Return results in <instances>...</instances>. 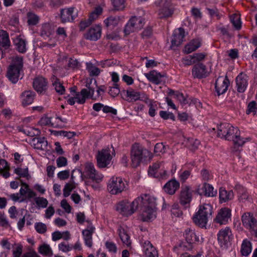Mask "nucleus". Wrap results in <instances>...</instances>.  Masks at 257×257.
<instances>
[{
  "instance_id": "nucleus-46",
  "label": "nucleus",
  "mask_w": 257,
  "mask_h": 257,
  "mask_svg": "<svg viewBox=\"0 0 257 257\" xmlns=\"http://www.w3.org/2000/svg\"><path fill=\"white\" fill-rule=\"evenodd\" d=\"M235 189L238 194V199L240 201L244 202L248 198V194L242 186L237 185L235 186Z\"/></svg>"
},
{
  "instance_id": "nucleus-51",
  "label": "nucleus",
  "mask_w": 257,
  "mask_h": 257,
  "mask_svg": "<svg viewBox=\"0 0 257 257\" xmlns=\"http://www.w3.org/2000/svg\"><path fill=\"white\" fill-rule=\"evenodd\" d=\"M34 200L38 208H45L48 204V200L44 197H36Z\"/></svg>"
},
{
  "instance_id": "nucleus-14",
  "label": "nucleus",
  "mask_w": 257,
  "mask_h": 257,
  "mask_svg": "<svg viewBox=\"0 0 257 257\" xmlns=\"http://www.w3.org/2000/svg\"><path fill=\"white\" fill-rule=\"evenodd\" d=\"M231 210L228 208H222L219 210L214 221L220 224H226L231 218Z\"/></svg>"
},
{
  "instance_id": "nucleus-60",
  "label": "nucleus",
  "mask_w": 257,
  "mask_h": 257,
  "mask_svg": "<svg viewBox=\"0 0 257 257\" xmlns=\"http://www.w3.org/2000/svg\"><path fill=\"white\" fill-rule=\"evenodd\" d=\"M191 175V172L189 170H185L180 173L179 175V178L182 183H184Z\"/></svg>"
},
{
  "instance_id": "nucleus-64",
  "label": "nucleus",
  "mask_w": 257,
  "mask_h": 257,
  "mask_svg": "<svg viewBox=\"0 0 257 257\" xmlns=\"http://www.w3.org/2000/svg\"><path fill=\"white\" fill-rule=\"evenodd\" d=\"M70 176V171L66 170L59 172L57 174L58 178L61 180H65L69 178Z\"/></svg>"
},
{
  "instance_id": "nucleus-42",
  "label": "nucleus",
  "mask_w": 257,
  "mask_h": 257,
  "mask_svg": "<svg viewBox=\"0 0 257 257\" xmlns=\"http://www.w3.org/2000/svg\"><path fill=\"white\" fill-rule=\"evenodd\" d=\"M16 49L20 53H24L26 51V41L20 36L17 37L14 41Z\"/></svg>"
},
{
  "instance_id": "nucleus-34",
  "label": "nucleus",
  "mask_w": 257,
  "mask_h": 257,
  "mask_svg": "<svg viewBox=\"0 0 257 257\" xmlns=\"http://www.w3.org/2000/svg\"><path fill=\"white\" fill-rule=\"evenodd\" d=\"M219 199L221 202H226L232 200L234 197V193L232 190L227 191L224 188L219 189Z\"/></svg>"
},
{
  "instance_id": "nucleus-50",
  "label": "nucleus",
  "mask_w": 257,
  "mask_h": 257,
  "mask_svg": "<svg viewBox=\"0 0 257 257\" xmlns=\"http://www.w3.org/2000/svg\"><path fill=\"white\" fill-rule=\"evenodd\" d=\"M230 19L234 28L237 30H239L241 26L239 16L237 14H233L230 16Z\"/></svg>"
},
{
  "instance_id": "nucleus-48",
  "label": "nucleus",
  "mask_w": 257,
  "mask_h": 257,
  "mask_svg": "<svg viewBox=\"0 0 257 257\" xmlns=\"http://www.w3.org/2000/svg\"><path fill=\"white\" fill-rule=\"evenodd\" d=\"M39 252L41 254L49 257H51L53 255V251L50 246L46 244H44L39 247Z\"/></svg>"
},
{
  "instance_id": "nucleus-35",
  "label": "nucleus",
  "mask_w": 257,
  "mask_h": 257,
  "mask_svg": "<svg viewBox=\"0 0 257 257\" xmlns=\"http://www.w3.org/2000/svg\"><path fill=\"white\" fill-rule=\"evenodd\" d=\"M11 45L8 33L4 30H0V47L8 48Z\"/></svg>"
},
{
  "instance_id": "nucleus-56",
  "label": "nucleus",
  "mask_w": 257,
  "mask_h": 257,
  "mask_svg": "<svg viewBox=\"0 0 257 257\" xmlns=\"http://www.w3.org/2000/svg\"><path fill=\"white\" fill-rule=\"evenodd\" d=\"M68 67L71 69H78L80 67V63L78 60L73 58H69L68 63Z\"/></svg>"
},
{
  "instance_id": "nucleus-32",
  "label": "nucleus",
  "mask_w": 257,
  "mask_h": 257,
  "mask_svg": "<svg viewBox=\"0 0 257 257\" xmlns=\"http://www.w3.org/2000/svg\"><path fill=\"white\" fill-rule=\"evenodd\" d=\"M208 218L202 216L198 212H196L192 217L194 223L201 228H206Z\"/></svg>"
},
{
  "instance_id": "nucleus-5",
  "label": "nucleus",
  "mask_w": 257,
  "mask_h": 257,
  "mask_svg": "<svg viewBox=\"0 0 257 257\" xmlns=\"http://www.w3.org/2000/svg\"><path fill=\"white\" fill-rule=\"evenodd\" d=\"M141 200V197H139L131 203L126 200L122 201L117 204L116 209L123 216L131 215L137 210Z\"/></svg>"
},
{
  "instance_id": "nucleus-53",
  "label": "nucleus",
  "mask_w": 257,
  "mask_h": 257,
  "mask_svg": "<svg viewBox=\"0 0 257 257\" xmlns=\"http://www.w3.org/2000/svg\"><path fill=\"white\" fill-rule=\"evenodd\" d=\"M111 2L115 10H122L125 8V0H111Z\"/></svg>"
},
{
  "instance_id": "nucleus-57",
  "label": "nucleus",
  "mask_w": 257,
  "mask_h": 257,
  "mask_svg": "<svg viewBox=\"0 0 257 257\" xmlns=\"http://www.w3.org/2000/svg\"><path fill=\"white\" fill-rule=\"evenodd\" d=\"M120 92L118 85L116 83H114L113 86L110 87L108 90V93L113 97L116 96Z\"/></svg>"
},
{
  "instance_id": "nucleus-63",
  "label": "nucleus",
  "mask_w": 257,
  "mask_h": 257,
  "mask_svg": "<svg viewBox=\"0 0 257 257\" xmlns=\"http://www.w3.org/2000/svg\"><path fill=\"white\" fill-rule=\"evenodd\" d=\"M148 105L149 107V114L151 116L153 117L156 114V110L157 108V105L154 101L149 103Z\"/></svg>"
},
{
  "instance_id": "nucleus-2",
  "label": "nucleus",
  "mask_w": 257,
  "mask_h": 257,
  "mask_svg": "<svg viewBox=\"0 0 257 257\" xmlns=\"http://www.w3.org/2000/svg\"><path fill=\"white\" fill-rule=\"evenodd\" d=\"M140 204L141 205V217L143 221H148L156 217V203L154 197L147 194L140 196Z\"/></svg>"
},
{
  "instance_id": "nucleus-25",
  "label": "nucleus",
  "mask_w": 257,
  "mask_h": 257,
  "mask_svg": "<svg viewBox=\"0 0 257 257\" xmlns=\"http://www.w3.org/2000/svg\"><path fill=\"white\" fill-rule=\"evenodd\" d=\"M174 13V8L171 3L165 2L159 12L160 18H166L171 17Z\"/></svg>"
},
{
  "instance_id": "nucleus-29",
  "label": "nucleus",
  "mask_w": 257,
  "mask_h": 257,
  "mask_svg": "<svg viewBox=\"0 0 257 257\" xmlns=\"http://www.w3.org/2000/svg\"><path fill=\"white\" fill-rule=\"evenodd\" d=\"M161 167L160 162H156L150 166L148 170L149 175L154 178H163L166 175V171H164L163 173L159 172V169Z\"/></svg>"
},
{
  "instance_id": "nucleus-15",
  "label": "nucleus",
  "mask_w": 257,
  "mask_h": 257,
  "mask_svg": "<svg viewBox=\"0 0 257 257\" xmlns=\"http://www.w3.org/2000/svg\"><path fill=\"white\" fill-rule=\"evenodd\" d=\"M229 81L227 77L219 76L215 82V88L217 95L224 94L227 90Z\"/></svg>"
},
{
  "instance_id": "nucleus-61",
  "label": "nucleus",
  "mask_w": 257,
  "mask_h": 257,
  "mask_svg": "<svg viewBox=\"0 0 257 257\" xmlns=\"http://www.w3.org/2000/svg\"><path fill=\"white\" fill-rule=\"evenodd\" d=\"M105 246L109 252L116 253L117 251V247L116 244L111 241H107L105 242Z\"/></svg>"
},
{
  "instance_id": "nucleus-41",
  "label": "nucleus",
  "mask_w": 257,
  "mask_h": 257,
  "mask_svg": "<svg viewBox=\"0 0 257 257\" xmlns=\"http://www.w3.org/2000/svg\"><path fill=\"white\" fill-rule=\"evenodd\" d=\"M120 21L119 17L118 16H111L104 21V23L107 28L113 29L118 24Z\"/></svg>"
},
{
  "instance_id": "nucleus-8",
  "label": "nucleus",
  "mask_w": 257,
  "mask_h": 257,
  "mask_svg": "<svg viewBox=\"0 0 257 257\" xmlns=\"http://www.w3.org/2000/svg\"><path fill=\"white\" fill-rule=\"evenodd\" d=\"M144 20L141 17L134 16L132 17L126 24L124 29L125 35L142 29L144 25Z\"/></svg>"
},
{
  "instance_id": "nucleus-33",
  "label": "nucleus",
  "mask_w": 257,
  "mask_h": 257,
  "mask_svg": "<svg viewBox=\"0 0 257 257\" xmlns=\"http://www.w3.org/2000/svg\"><path fill=\"white\" fill-rule=\"evenodd\" d=\"M122 92L126 96L127 98L126 100L128 101H136L139 99L140 92L132 88H129L126 90H123Z\"/></svg>"
},
{
  "instance_id": "nucleus-36",
  "label": "nucleus",
  "mask_w": 257,
  "mask_h": 257,
  "mask_svg": "<svg viewBox=\"0 0 257 257\" xmlns=\"http://www.w3.org/2000/svg\"><path fill=\"white\" fill-rule=\"evenodd\" d=\"M22 186L20 190V194L21 196H27L28 198H32L36 196V193L29 188L27 184L22 183Z\"/></svg>"
},
{
  "instance_id": "nucleus-10",
  "label": "nucleus",
  "mask_w": 257,
  "mask_h": 257,
  "mask_svg": "<svg viewBox=\"0 0 257 257\" xmlns=\"http://www.w3.org/2000/svg\"><path fill=\"white\" fill-rule=\"evenodd\" d=\"M218 240L222 247L228 246L232 239L231 229L228 227L221 229L217 234Z\"/></svg>"
},
{
  "instance_id": "nucleus-37",
  "label": "nucleus",
  "mask_w": 257,
  "mask_h": 257,
  "mask_svg": "<svg viewBox=\"0 0 257 257\" xmlns=\"http://www.w3.org/2000/svg\"><path fill=\"white\" fill-rule=\"evenodd\" d=\"M34 148L38 150H45L47 149L48 142L44 138H36L33 140Z\"/></svg>"
},
{
  "instance_id": "nucleus-24",
  "label": "nucleus",
  "mask_w": 257,
  "mask_h": 257,
  "mask_svg": "<svg viewBox=\"0 0 257 257\" xmlns=\"http://www.w3.org/2000/svg\"><path fill=\"white\" fill-rule=\"evenodd\" d=\"M117 233L123 245L126 247L131 246L132 241L127 229L124 227L119 226L117 229Z\"/></svg>"
},
{
  "instance_id": "nucleus-45",
  "label": "nucleus",
  "mask_w": 257,
  "mask_h": 257,
  "mask_svg": "<svg viewBox=\"0 0 257 257\" xmlns=\"http://www.w3.org/2000/svg\"><path fill=\"white\" fill-rule=\"evenodd\" d=\"M53 29L49 23L44 24L41 30V36L45 38H49L52 35Z\"/></svg>"
},
{
  "instance_id": "nucleus-30",
  "label": "nucleus",
  "mask_w": 257,
  "mask_h": 257,
  "mask_svg": "<svg viewBox=\"0 0 257 257\" xmlns=\"http://www.w3.org/2000/svg\"><path fill=\"white\" fill-rule=\"evenodd\" d=\"M201 41L199 38L192 40L189 43L185 45L184 49V52L185 54H188L195 51L201 46Z\"/></svg>"
},
{
  "instance_id": "nucleus-28",
  "label": "nucleus",
  "mask_w": 257,
  "mask_h": 257,
  "mask_svg": "<svg viewBox=\"0 0 257 257\" xmlns=\"http://www.w3.org/2000/svg\"><path fill=\"white\" fill-rule=\"evenodd\" d=\"M142 243L146 257H158L157 251L150 241L145 240Z\"/></svg>"
},
{
  "instance_id": "nucleus-22",
  "label": "nucleus",
  "mask_w": 257,
  "mask_h": 257,
  "mask_svg": "<svg viewBox=\"0 0 257 257\" xmlns=\"http://www.w3.org/2000/svg\"><path fill=\"white\" fill-rule=\"evenodd\" d=\"M192 74L194 78L201 79L206 77L207 74L205 65L202 63L195 65L192 69Z\"/></svg>"
},
{
  "instance_id": "nucleus-19",
  "label": "nucleus",
  "mask_w": 257,
  "mask_h": 257,
  "mask_svg": "<svg viewBox=\"0 0 257 257\" xmlns=\"http://www.w3.org/2000/svg\"><path fill=\"white\" fill-rule=\"evenodd\" d=\"M95 228L91 224H90L82 232L85 244L88 247H91L92 246V234L95 232Z\"/></svg>"
},
{
  "instance_id": "nucleus-4",
  "label": "nucleus",
  "mask_w": 257,
  "mask_h": 257,
  "mask_svg": "<svg viewBox=\"0 0 257 257\" xmlns=\"http://www.w3.org/2000/svg\"><path fill=\"white\" fill-rule=\"evenodd\" d=\"M23 66L22 57L16 56L14 58L12 64L9 66L7 76L13 83H16L19 80L20 72Z\"/></svg>"
},
{
  "instance_id": "nucleus-26",
  "label": "nucleus",
  "mask_w": 257,
  "mask_h": 257,
  "mask_svg": "<svg viewBox=\"0 0 257 257\" xmlns=\"http://www.w3.org/2000/svg\"><path fill=\"white\" fill-rule=\"evenodd\" d=\"M33 87L38 92L42 93L47 89V82L45 78L39 77L34 80Z\"/></svg>"
},
{
  "instance_id": "nucleus-62",
  "label": "nucleus",
  "mask_w": 257,
  "mask_h": 257,
  "mask_svg": "<svg viewBox=\"0 0 257 257\" xmlns=\"http://www.w3.org/2000/svg\"><path fill=\"white\" fill-rule=\"evenodd\" d=\"M182 62L184 66H190L195 63L192 55H189L182 58Z\"/></svg>"
},
{
  "instance_id": "nucleus-55",
  "label": "nucleus",
  "mask_w": 257,
  "mask_h": 257,
  "mask_svg": "<svg viewBox=\"0 0 257 257\" xmlns=\"http://www.w3.org/2000/svg\"><path fill=\"white\" fill-rule=\"evenodd\" d=\"M39 22V17L34 13L28 14V23L29 25H35Z\"/></svg>"
},
{
  "instance_id": "nucleus-16",
  "label": "nucleus",
  "mask_w": 257,
  "mask_h": 257,
  "mask_svg": "<svg viewBox=\"0 0 257 257\" xmlns=\"http://www.w3.org/2000/svg\"><path fill=\"white\" fill-rule=\"evenodd\" d=\"M74 8L64 9L61 11V19L62 23L72 22L77 17V11Z\"/></svg>"
},
{
  "instance_id": "nucleus-11",
  "label": "nucleus",
  "mask_w": 257,
  "mask_h": 257,
  "mask_svg": "<svg viewBox=\"0 0 257 257\" xmlns=\"http://www.w3.org/2000/svg\"><path fill=\"white\" fill-rule=\"evenodd\" d=\"M84 173L88 178L96 182L101 181L103 178L101 174L97 172L91 163H86L85 165Z\"/></svg>"
},
{
  "instance_id": "nucleus-43",
  "label": "nucleus",
  "mask_w": 257,
  "mask_h": 257,
  "mask_svg": "<svg viewBox=\"0 0 257 257\" xmlns=\"http://www.w3.org/2000/svg\"><path fill=\"white\" fill-rule=\"evenodd\" d=\"M52 85L54 87L56 91L59 94H63L65 91V87L55 76H53L51 78Z\"/></svg>"
},
{
  "instance_id": "nucleus-13",
  "label": "nucleus",
  "mask_w": 257,
  "mask_h": 257,
  "mask_svg": "<svg viewBox=\"0 0 257 257\" xmlns=\"http://www.w3.org/2000/svg\"><path fill=\"white\" fill-rule=\"evenodd\" d=\"M88 93L87 89L83 88L80 92H76L73 94V96L67 99V102L69 104L73 105L75 102L79 104H83L85 102L86 99L88 98Z\"/></svg>"
},
{
  "instance_id": "nucleus-54",
  "label": "nucleus",
  "mask_w": 257,
  "mask_h": 257,
  "mask_svg": "<svg viewBox=\"0 0 257 257\" xmlns=\"http://www.w3.org/2000/svg\"><path fill=\"white\" fill-rule=\"evenodd\" d=\"M102 8L100 7H97L96 8V9H95V10L92 12L89 17V18H88V20L89 21H90L91 23L92 22L96 20L98 16L101 14V13H102Z\"/></svg>"
},
{
  "instance_id": "nucleus-40",
  "label": "nucleus",
  "mask_w": 257,
  "mask_h": 257,
  "mask_svg": "<svg viewBox=\"0 0 257 257\" xmlns=\"http://www.w3.org/2000/svg\"><path fill=\"white\" fill-rule=\"evenodd\" d=\"M10 168L8 163L4 159H0V174L5 178L10 176L9 172Z\"/></svg>"
},
{
  "instance_id": "nucleus-12",
  "label": "nucleus",
  "mask_w": 257,
  "mask_h": 257,
  "mask_svg": "<svg viewBox=\"0 0 257 257\" xmlns=\"http://www.w3.org/2000/svg\"><path fill=\"white\" fill-rule=\"evenodd\" d=\"M180 203L187 208L189 206V204L192 200V192L190 187L189 186L185 185L182 186L180 194Z\"/></svg>"
},
{
  "instance_id": "nucleus-7",
  "label": "nucleus",
  "mask_w": 257,
  "mask_h": 257,
  "mask_svg": "<svg viewBox=\"0 0 257 257\" xmlns=\"http://www.w3.org/2000/svg\"><path fill=\"white\" fill-rule=\"evenodd\" d=\"M243 226L257 237V221L250 212L244 213L241 216Z\"/></svg>"
},
{
  "instance_id": "nucleus-49",
  "label": "nucleus",
  "mask_w": 257,
  "mask_h": 257,
  "mask_svg": "<svg viewBox=\"0 0 257 257\" xmlns=\"http://www.w3.org/2000/svg\"><path fill=\"white\" fill-rule=\"evenodd\" d=\"M200 141L194 138H189L186 142L187 146L192 151L196 150L200 145Z\"/></svg>"
},
{
  "instance_id": "nucleus-23",
  "label": "nucleus",
  "mask_w": 257,
  "mask_h": 257,
  "mask_svg": "<svg viewBox=\"0 0 257 257\" xmlns=\"http://www.w3.org/2000/svg\"><path fill=\"white\" fill-rule=\"evenodd\" d=\"M184 235L186 240L189 243H202L203 241V238L202 237L200 238V235L196 234L194 230L190 228L186 229Z\"/></svg>"
},
{
  "instance_id": "nucleus-31",
  "label": "nucleus",
  "mask_w": 257,
  "mask_h": 257,
  "mask_svg": "<svg viewBox=\"0 0 257 257\" xmlns=\"http://www.w3.org/2000/svg\"><path fill=\"white\" fill-rule=\"evenodd\" d=\"M35 93L31 90H26L22 93L21 98L23 106L31 104L34 101Z\"/></svg>"
},
{
  "instance_id": "nucleus-20",
  "label": "nucleus",
  "mask_w": 257,
  "mask_h": 257,
  "mask_svg": "<svg viewBox=\"0 0 257 257\" xmlns=\"http://www.w3.org/2000/svg\"><path fill=\"white\" fill-rule=\"evenodd\" d=\"M185 31L183 28H179L176 29L173 33L171 40V47H177L181 44L185 37Z\"/></svg>"
},
{
  "instance_id": "nucleus-27",
  "label": "nucleus",
  "mask_w": 257,
  "mask_h": 257,
  "mask_svg": "<svg viewBox=\"0 0 257 257\" xmlns=\"http://www.w3.org/2000/svg\"><path fill=\"white\" fill-rule=\"evenodd\" d=\"M180 187V183L176 179L169 180L164 186V190L169 195H173Z\"/></svg>"
},
{
  "instance_id": "nucleus-44",
  "label": "nucleus",
  "mask_w": 257,
  "mask_h": 257,
  "mask_svg": "<svg viewBox=\"0 0 257 257\" xmlns=\"http://www.w3.org/2000/svg\"><path fill=\"white\" fill-rule=\"evenodd\" d=\"M203 194L207 197H214L217 195V190L210 184L204 183L203 186Z\"/></svg>"
},
{
  "instance_id": "nucleus-38",
  "label": "nucleus",
  "mask_w": 257,
  "mask_h": 257,
  "mask_svg": "<svg viewBox=\"0 0 257 257\" xmlns=\"http://www.w3.org/2000/svg\"><path fill=\"white\" fill-rule=\"evenodd\" d=\"M212 206L209 204H204L200 206L197 212L199 213L202 216L209 218L211 217L212 214Z\"/></svg>"
},
{
  "instance_id": "nucleus-18",
  "label": "nucleus",
  "mask_w": 257,
  "mask_h": 257,
  "mask_svg": "<svg viewBox=\"0 0 257 257\" xmlns=\"http://www.w3.org/2000/svg\"><path fill=\"white\" fill-rule=\"evenodd\" d=\"M248 76L243 73H240L235 79L236 88L237 92H244L248 86Z\"/></svg>"
},
{
  "instance_id": "nucleus-21",
  "label": "nucleus",
  "mask_w": 257,
  "mask_h": 257,
  "mask_svg": "<svg viewBox=\"0 0 257 257\" xmlns=\"http://www.w3.org/2000/svg\"><path fill=\"white\" fill-rule=\"evenodd\" d=\"M101 34V28L99 25L91 27L85 34V38L90 41H96L98 40Z\"/></svg>"
},
{
  "instance_id": "nucleus-6",
  "label": "nucleus",
  "mask_w": 257,
  "mask_h": 257,
  "mask_svg": "<svg viewBox=\"0 0 257 257\" xmlns=\"http://www.w3.org/2000/svg\"><path fill=\"white\" fill-rule=\"evenodd\" d=\"M127 183L121 177L113 176L108 182L107 189L113 195H117L123 191L126 187Z\"/></svg>"
},
{
  "instance_id": "nucleus-58",
  "label": "nucleus",
  "mask_w": 257,
  "mask_h": 257,
  "mask_svg": "<svg viewBox=\"0 0 257 257\" xmlns=\"http://www.w3.org/2000/svg\"><path fill=\"white\" fill-rule=\"evenodd\" d=\"M257 111V103L255 101L250 102L247 105L246 114L250 113H255Z\"/></svg>"
},
{
  "instance_id": "nucleus-17",
  "label": "nucleus",
  "mask_w": 257,
  "mask_h": 257,
  "mask_svg": "<svg viewBox=\"0 0 257 257\" xmlns=\"http://www.w3.org/2000/svg\"><path fill=\"white\" fill-rule=\"evenodd\" d=\"M145 76L151 82L158 85L165 81L166 76L165 73H161L156 70H152L149 73H145Z\"/></svg>"
},
{
  "instance_id": "nucleus-3",
  "label": "nucleus",
  "mask_w": 257,
  "mask_h": 257,
  "mask_svg": "<svg viewBox=\"0 0 257 257\" xmlns=\"http://www.w3.org/2000/svg\"><path fill=\"white\" fill-rule=\"evenodd\" d=\"M131 156L133 166L137 167L147 158H151V153L139 144H135L132 147Z\"/></svg>"
},
{
  "instance_id": "nucleus-39",
  "label": "nucleus",
  "mask_w": 257,
  "mask_h": 257,
  "mask_svg": "<svg viewBox=\"0 0 257 257\" xmlns=\"http://www.w3.org/2000/svg\"><path fill=\"white\" fill-rule=\"evenodd\" d=\"M252 250L251 243L247 239H244L242 242L240 252L242 255L247 256Z\"/></svg>"
},
{
  "instance_id": "nucleus-47",
  "label": "nucleus",
  "mask_w": 257,
  "mask_h": 257,
  "mask_svg": "<svg viewBox=\"0 0 257 257\" xmlns=\"http://www.w3.org/2000/svg\"><path fill=\"white\" fill-rule=\"evenodd\" d=\"M86 69L89 73L90 76H98L100 73V69L94 66L91 62H87L86 63Z\"/></svg>"
},
{
  "instance_id": "nucleus-59",
  "label": "nucleus",
  "mask_w": 257,
  "mask_h": 257,
  "mask_svg": "<svg viewBox=\"0 0 257 257\" xmlns=\"http://www.w3.org/2000/svg\"><path fill=\"white\" fill-rule=\"evenodd\" d=\"M35 228L39 233H44L47 231L46 225L42 222H38L35 224Z\"/></svg>"
},
{
  "instance_id": "nucleus-9",
  "label": "nucleus",
  "mask_w": 257,
  "mask_h": 257,
  "mask_svg": "<svg viewBox=\"0 0 257 257\" xmlns=\"http://www.w3.org/2000/svg\"><path fill=\"white\" fill-rule=\"evenodd\" d=\"M110 150L109 148L102 149L98 151L96 156L97 166L100 168L108 167L112 159L110 155Z\"/></svg>"
},
{
  "instance_id": "nucleus-52",
  "label": "nucleus",
  "mask_w": 257,
  "mask_h": 257,
  "mask_svg": "<svg viewBox=\"0 0 257 257\" xmlns=\"http://www.w3.org/2000/svg\"><path fill=\"white\" fill-rule=\"evenodd\" d=\"M75 188L74 183L72 181L66 184L63 189V195L65 197L69 196L71 192Z\"/></svg>"
},
{
  "instance_id": "nucleus-1",
  "label": "nucleus",
  "mask_w": 257,
  "mask_h": 257,
  "mask_svg": "<svg viewBox=\"0 0 257 257\" xmlns=\"http://www.w3.org/2000/svg\"><path fill=\"white\" fill-rule=\"evenodd\" d=\"M218 136L227 141H232L236 147H241L248 140L240 137V132L237 127H235L229 123H224L218 126Z\"/></svg>"
}]
</instances>
